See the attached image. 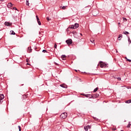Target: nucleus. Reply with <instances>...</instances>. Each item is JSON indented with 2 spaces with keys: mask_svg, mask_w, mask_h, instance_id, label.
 I'll list each match as a JSON object with an SVG mask.
<instances>
[{
  "mask_svg": "<svg viewBox=\"0 0 131 131\" xmlns=\"http://www.w3.org/2000/svg\"><path fill=\"white\" fill-rule=\"evenodd\" d=\"M98 65L101 67V68H104V67H107L108 64L103 61H99Z\"/></svg>",
  "mask_w": 131,
  "mask_h": 131,
  "instance_id": "f257e3e1",
  "label": "nucleus"
},
{
  "mask_svg": "<svg viewBox=\"0 0 131 131\" xmlns=\"http://www.w3.org/2000/svg\"><path fill=\"white\" fill-rule=\"evenodd\" d=\"M61 119H65L67 117V113H63L60 116Z\"/></svg>",
  "mask_w": 131,
  "mask_h": 131,
  "instance_id": "f03ea898",
  "label": "nucleus"
},
{
  "mask_svg": "<svg viewBox=\"0 0 131 131\" xmlns=\"http://www.w3.org/2000/svg\"><path fill=\"white\" fill-rule=\"evenodd\" d=\"M92 13L93 16H97L99 14V11L97 9H94L92 11Z\"/></svg>",
  "mask_w": 131,
  "mask_h": 131,
  "instance_id": "7ed1b4c3",
  "label": "nucleus"
},
{
  "mask_svg": "<svg viewBox=\"0 0 131 131\" xmlns=\"http://www.w3.org/2000/svg\"><path fill=\"white\" fill-rule=\"evenodd\" d=\"M81 95L86 97V98H93V95L91 94H82Z\"/></svg>",
  "mask_w": 131,
  "mask_h": 131,
  "instance_id": "20e7f679",
  "label": "nucleus"
},
{
  "mask_svg": "<svg viewBox=\"0 0 131 131\" xmlns=\"http://www.w3.org/2000/svg\"><path fill=\"white\" fill-rule=\"evenodd\" d=\"M66 42H67L68 45H71L72 43V39H69L66 41Z\"/></svg>",
  "mask_w": 131,
  "mask_h": 131,
  "instance_id": "39448f33",
  "label": "nucleus"
},
{
  "mask_svg": "<svg viewBox=\"0 0 131 131\" xmlns=\"http://www.w3.org/2000/svg\"><path fill=\"white\" fill-rule=\"evenodd\" d=\"M36 18L37 19V21L38 25H41V23L40 22V20H39V18H38V16L37 15L36 16Z\"/></svg>",
  "mask_w": 131,
  "mask_h": 131,
  "instance_id": "423d86ee",
  "label": "nucleus"
},
{
  "mask_svg": "<svg viewBox=\"0 0 131 131\" xmlns=\"http://www.w3.org/2000/svg\"><path fill=\"white\" fill-rule=\"evenodd\" d=\"M5 98L4 94H0V104L2 103V100Z\"/></svg>",
  "mask_w": 131,
  "mask_h": 131,
  "instance_id": "0eeeda50",
  "label": "nucleus"
},
{
  "mask_svg": "<svg viewBox=\"0 0 131 131\" xmlns=\"http://www.w3.org/2000/svg\"><path fill=\"white\" fill-rule=\"evenodd\" d=\"M4 24L6 26H12V23H11L6 21Z\"/></svg>",
  "mask_w": 131,
  "mask_h": 131,
  "instance_id": "6e6552de",
  "label": "nucleus"
},
{
  "mask_svg": "<svg viewBox=\"0 0 131 131\" xmlns=\"http://www.w3.org/2000/svg\"><path fill=\"white\" fill-rule=\"evenodd\" d=\"M84 128L85 131H88V130H89V128H91V126L87 125V126L84 127Z\"/></svg>",
  "mask_w": 131,
  "mask_h": 131,
  "instance_id": "1a4fd4ad",
  "label": "nucleus"
},
{
  "mask_svg": "<svg viewBox=\"0 0 131 131\" xmlns=\"http://www.w3.org/2000/svg\"><path fill=\"white\" fill-rule=\"evenodd\" d=\"M32 52V49H31V47L28 48V53H31Z\"/></svg>",
  "mask_w": 131,
  "mask_h": 131,
  "instance_id": "9d476101",
  "label": "nucleus"
},
{
  "mask_svg": "<svg viewBox=\"0 0 131 131\" xmlns=\"http://www.w3.org/2000/svg\"><path fill=\"white\" fill-rule=\"evenodd\" d=\"M62 60H66V55H62L61 57Z\"/></svg>",
  "mask_w": 131,
  "mask_h": 131,
  "instance_id": "9b49d317",
  "label": "nucleus"
},
{
  "mask_svg": "<svg viewBox=\"0 0 131 131\" xmlns=\"http://www.w3.org/2000/svg\"><path fill=\"white\" fill-rule=\"evenodd\" d=\"M7 7L8 8H11V7H13V4L11 3H8V5H7Z\"/></svg>",
  "mask_w": 131,
  "mask_h": 131,
  "instance_id": "f8f14e48",
  "label": "nucleus"
},
{
  "mask_svg": "<svg viewBox=\"0 0 131 131\" xmlns=\"http://www.w3.org/2000/svg\"><path fill=\"white\" fill-rule=\"evenodd\" d=\"M74 26L75 27V29H76V28H78L79 25L78 24H75Z\"/></svg>",
  "mask_w": 131,
  "mask_h": 131,
  "instance_id": "ddd939ff",
  "label": "nucleus"
},
{
  "mask_svg": "<svg viewBox=\"0 0 131 131\" xmlns=\"http://www.w3.org/2000/svg\"><path fill=\"white\" fill-rule=\"evenodd\" d=\"M27 95H24L23 96V100H25V99H26L27 98Z\"/></svg>",
  "mask_w": 131,
  "mask_h": 131,
  "instance_id": "4468645a",
  "label": "nucleus"
},
{
  "mask_svg": "<svg viewBox=\"0 0 131 131\" xmlns=\"http://www.w3.org/2000/svg\"><path fill=\"white\" fill-rule=\"evenodd\" d=\"M125 103H126L127 104H129V103H131V99L126 100V101H125Z\"/></svg>",
  "mask_w": 131,
  "mask_h": 131,
  "instance_id": "2eb2a0df",
  "label": "nucleus"
},
{
  "mask_svg": "<svg viewBox=\"0 0 131 131\" xmlns=\"http://www.w3.org/2000/svg\"><path fill=\"white\" fill-rule=\"evenodd\" d=\"M90 41H91L92 43H94V42H95V40L94 39V38H91Z\"/></svg>",
  "mask_w": 131,
  "mask_h": 131,
  "instance_id": "dca6fc26",
  "label": "nucleus"
},
{
  "mask_svg": "<svg viewBox=\"0 0 131 131\" xmlns=\"http://www.w3.org/2000/svg\"><path fill=\"white\" fill-rule=\"evenodd\" d=\"M60 86H61V88H63L64 89H66V85H65V84H61V85H60Z\"/></svg>",
  "mask_w": 131,
  "mask_h": 131,
  "instance_id": "f3484780",
  "label": "nucleus"
},
{
  "mask_svg": "<svg viewBox=\"0 0 131 131\" xmlns=\"http://www.w3.org/2000/svg\"><path fill=\"white\" fill-rule=\"evenodd\" d=\"M123 34H129V33L128 32H127V31H124L123 32Z\"/></svg>",
  "mask_w": 131,
  "mask_h": 131,
  "instance_id": "a211bd4d",
  "label": "nucleus"
},
{
  "mask_svg": "<svg viewBox=\"0 0 131 131\" xmlns=\"http://www.w3.org/2000/svg\"><path fill=\"white\" fill-rule=\"evenodd\" d=\"M98 90H99L98 88H96V89H94L93 92L94 93H96V92H97L98 91Z\"/></svg>",
  "mask_w": 131,
  "mask_h": 131,
  "instance_id": "6ab92c4d",
  "label": "nucleus"
},
{
  "mask_svg": "<svg viewBox=\"0 0 131 131\" xmlns=\"http://www.w3.org/2000/svg\"><path fill=\"white\" fill-rule=\"evenodd\" d=\"M71 29H75V27H74V25H72L70 27Z\"/></svg>",
  "mask_w": 131,
  "mask_h": 131,
  "instance_id": "aec40b11",
  "label": "nucleus"
},
{
  "mask_svg": "<svg viewBox=\"0 0 131 131\" xmlns=\"http://www.w3.org/2000/svg\"><path fill=\"white\" fill-rule=\"evenodd\" d=\"M11 34H12V35H15V32H14V31H11Z\"/></svg>",
  "mask_w": 131,
  "mask_h": 131,
  "instance_id": "412c9836",
  "label": "nucleus"
},
{
  "mask_svg": "<svg viewBox=\"0 0 131 131\" xmlns=\"http://www.w3.org/2000/svg\"><path fill=\"white\" fill-rule=\"evenodd\" d=\"M26 5L27 6H29V1L28 0L26 1Z\"/></svg>",
  "mask_w": 131,
  "mask_h": 131,
  "instance_id": "4be33fe9",
  "label": "nucleus"
},
{
  "mask_svg": "<svg viewBox=\"0 0 131 131\" xmlns=\"http://www.w3.org/2000/svg\"><path fill=\"white\" fill-rule=\"evenodd\" d=\"M125 59H126V61H128V62H131V60L127 59V57H125Z\"/></svg>",
  "mask_w": 131,
  "mask_h": 131,
  "instance_id": "5701e85b",
  "label": "nucleus"
},
{
  "mask_svg": "<svg viewBox=\"0 0 131 131\" xmlns=\"http://www.w3.org/2000/svg\"><path fill=\"white\" fill-rule=\"evenodd\" d=\"M42 53H48V51H47V50H43Z\"/></svg>",
  "mask_w": 131,
  "mask_h": 131,
  "instance_id": "b1692460",
  "label": "nucleus"
},
{
  "mask_svg": "<svg viewBox=\"0 0 131 131\" xmlns=\"http://www.w3.org/2000/svg\"><path fill=\"white\" fill-rule=\"evenodd\" d=\"M128 42H129V43H131L130 38H128Z\"/></svg>",
  "mask_w": 131,
  "mask_h": 131,
  "instance_id": "393cba45",
  "label": "nucleus"
},
{
  "mask_svg": "<svg viewBox=\"0 0 131 131\" xmlns=\"http://www.w3.org/2000/svg\"><path fill=\"white\" fill-rule=\"evenodd\" d=\"M12 9H13V10H15V11H17V8H16V7H13V8H12Z\"/></svg>",
  "mask_w": 131,
  "mask_h": 131,
  "instance_id": "a878e982",
  "label": "nucleus"
},
{
  "mask_svg": "<svg viewBox=\"0 0 131 131\" xmlns=\"http://www.w3.org/2000/svg\"><path fill=\"white\" fill-rule=\"evenodd\" d=\"M47 21H50L51 20V19H50V18H49V17H47Z\"/></svg>",
  "mask_w": 131,
  "mask_h": 131,
  "instance_id": "bb28decb",
  "label": "nucleus"
},
{
  "mask_svg": "<svg viewBox=\"0 0 131 131\" xmlns=\"http://www.w3.org/2000/svg\"><path fill=\"white\" fill-rule=\"evenodd\" d=\"M18 128H19V131H21V126H18Z\"/></svg>",
  "mask_w": 131,
  "mask_h": 131,
  "instance_id": "cd10ccee",
  "label": "nucleus"
},
{
  "mask_svg": "<svg viewBox=\"0 0 131 131\" xmlns=\"http://www.w3.org/2000/svg\"><path fill=\"white\" fill-rule=\"evenodd\" d=\"M65 9H66V6L62 7V10H65Z\"/></svg>",
  "mask_w": 131,
  "mask_h": 131,
  "instance_id": "c85d7f7f",
  "label": "nucleus"
},
{
  "mask_svg": "<svg viewBox=\"0 0 131 131\" xmlns=\"http://www.w3.org/2000/svg\"><path fill=\"white\" fill-rule=\"evenodd\" d=\"M119 37L120 38H122V34H120V35H119Z\"/></svg>",
  "mask_w": 131,
  "mask_h": 131,
  "instance_id": "c756f323",
  "label": "nucleus"
},
{
  "mask_svg": "<svg viewBox=\"0 0 131 131\" xmlns=\"http://www.w3.org/2000/svg\"><path fill=\"white\" fill-rule=\"evenodd\" d=\"M93 118H94V119L95 120H98V118H96V117H93Z\"/></svg>",
  "mask_w": 131,
  "mask_h": 131,
  "instance_id": "7c9ffc66",
  "label": "nucleus"
},
{
  "mask_svg": "<svg viewBox=\"0 0 131 131\" xmlns=\"http://www.w3.org/2000/svg\"><path fill=\"white\" fill-rule=\"evenodd\" d=\"M54 48H55V49H57V45L56 44H55Z\"/></svg>",
  "mask_w": 131,
  "mask_h": 131,
  "instance_id": "2f4dec72",
  "label": "nucleus"
},
{
  "mask_svg": "<svg viewBox=\"0 0 131 131\" xmlns=\"http://www.w3.org/2000/svg\"><path fill=\"white\" fill-rule=\"evenodd\" d=\"M127 127L128 128H129V127H130V125L128 124V125L127 126Z\"/></svg>",
  "mask_w": 131,
  "mask_h": 131,
  "instance_id": "473e14b6",
  "label": "nucleus"
},
{
  "mask_svg": "<svg viewBox=\"0 0 131 131\" xmlns=\"http://www.w3.org/2000/svg\"><path fill=\"white\" fill-rule=\"evenodd\" d=\"M76 33V32L75 31H73V32H72V33L73 34H74V33Z\"/></svg>",
  "mask_w": 131,
  "mask_h": 131,
  "instance_id": "72a5a7b5",
  "label": "nucleus"
},
{
  "mask_svg": "<svg viewBox=\"0 0 131 131\" xmlns=\"http://www.w3.org/2000/svg\"><path fill=\"white\" fill-rule=\"evenodd\" d=\"M121 38L119 37H119H118V40H121Z\"/></svg>",
  "mask_w": 131,
  "mask_h": 131,
  "instance_id": "f704fd0d",
  "label": "nucleus"
},
{
  "mask_svg": "<svg viewBox=\"0 0 131 131\" xmlns=\"http://www.w3.org/2000/svg\"><path fill=\"white\" fill-rule=\"evenodd\" d=\"M117 79L119 80H121V78H120V77H118Z\"/></svg>",
  "mask_w": 131,
  "mask_h": 131,
  "instance_id": "c9c22d12",
  "label": "nucleus"
},
{
  "mask_svg": "<svg viewBox=\"0 0 131 131\" xmlns=\"http://www.w3.org/2000/svg\"><path fill=\"white\" fill-rule=\"evenodd\" d=\"M97 97H99V94H96V98H97Z\"/></svg>",
  "mask_w": 131,
  "mask_h": 131,
  "instance_id": "e433bc0d",
  "label": "nucleus"
},
{
  "mask_svg": "<svg viewBox=\"0 0 131 131\" xmlns=\"http://www.w3.org/2000/svg\"><path fill=\"white\" fill-rule=\"evenodd\" d=\"M55 65H59V64H58L57 63H56V62H55Z\"/></svg>",
  "mask_w": 131,
  "mask_h": 131,
  "instance_id": "4c0bfd02",
  "label": "nucleus"
},
{
  "mask_svg": "<svg viewBox=\"0 0 131 131\" xmlns=\"http://www.w3.org/2000/svg\"><path fill=\"white\" fill-rule=\"evenodd\" d=\"M130 88L131 87H127V89H128V90H129V89H130Z\"/></svg>",
  "mask_w": 131,
  "mask_h": 131,
  "instance_id": "58836bf2",
  "label": "nucleus"
},
{
  "mask_svg": "<svg viewBox=\"0 0 131 131\" xmlns=\"http://www.w3.org/2000/svg\"><path fill=\"white\" fill-rule=\"evenodd\" d=\"M128 124L130 125V126L131 125L130 122H129Z\"/></svg>",
  "mask_w": 131,
  "mask_h": 131,
  "instance_id": "ea45409f",
  "label": "nucleus"
},
{
  "mask_svg": "<svg viewBox=\"0 0 131 131\" xmlns=\"http://www.w3.org/2000/svg\"><path fill=\"white\" fill-rule=\"evenodd\" d=\"M113 130H116V128H113Z\"/></svg>",
  "mask_w": 131,
  "mask_h": 131,
  "instance_id": "a19ab883",
  "label": "nucleus"
},
{
  "mask_svg": "<svg viewBox=\"0 0 131 131\" xmlns=\"http://www.w3.org/2000/svg\"><path fill=\"white\" fill-rule=\"evenodd\" d=\"M26 61L27 62V63H28V59H27Z\"/></svg>",
  "mask_w": 131,
  "mask_h": 131,
  "instance_id": "79ce46f5",
  "label": "nucleus"
},
{
  "mask_svg": "<svg viewBox=\"0 0 131 131\" xmlns=\"http://www.w3.org/2000/svg\"><path fill=\"white\" fill-rule=\"evenodd\" d=\"M80 35H81V36H82V34L80 33Z\"/></svg>",
  "mask_w": 131,
  "mask_h": 131,
  "instance_id": "37998d69",
  "label": "nucleus"
},
{
  "mask_svg": "<svg viewBox=\"0 0 131 131\" xmlns=\"http://www.w3.org/2000/svg\"><path fill=\"white\" fill-rule=\"evenodd\" d=\"M27 65H30V64L29 63H27Z\"/></svg>",
  "mask_w": 131,
  "mask_h": 131,
  "instance_id": "c03bdc74",
  "label": "nucleus"
},
{
  "mask_svg": "<svg viewBox=\"0 0 131 131\" xmlns=\"http://www.w3.org/2000/svg\"><path fill=\"white\" fill-rule=\"evenodd\" d=\"M124 19H125V20H126V18H125Z\"/></svg>",
  "mask_w": 131,
  "mask_h": 131,
  "instance_id": "a18cd8bd",
  "label": "nucleus"
},
{
  "mask_svg": "<svg viewBox=\"0 0 131 131\" xmlns=\"http://www.w3.org/2000/svg\"><path fill=\"white\" fill-rule=\"evenodd\" d=\"M75 71H76V72H77V70H75Z\"/></svg>",
  "mask_w": 131,
  "mask_h": 131,
  "instance_id": "49530a36",
  "label": "nucleus"
},
{
  "mask_svg": "<svg viewBox=\"0 0 131 131\" xmlns=\"http://www.w3.org/2000/svg\"><path fill=\"white\" fill-rule=\"evenodd\" d=\"M121 131H123V130H121Z\"/></svg>",
  "mask_w": 131,
  "mask_h": 131,
  "instance_id": "de8ad7c7",
  "label": "nucleus"
}]
</instances>
